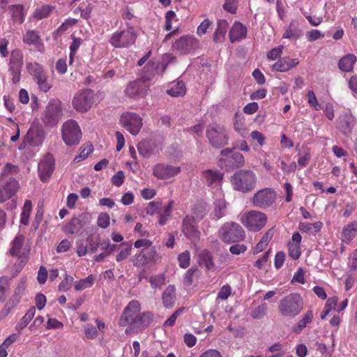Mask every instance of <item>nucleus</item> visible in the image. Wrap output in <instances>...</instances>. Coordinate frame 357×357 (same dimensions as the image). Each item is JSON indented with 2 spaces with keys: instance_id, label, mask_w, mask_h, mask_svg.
Here are the masks:
<instances>
[{
  "instance_id": "obj_1",
  "label": "nucleus",
  "mask_w": 357,
  "mask_h": 357,
  "mask_svg": "<svg viewBox=\"0 0 357 357\" xmlns=\"http://www.w3.org/2000/svg\"><path fill=\"white\" fill-rule=\"evenodd\" d=\"M139 301H131L124 309L119 319V325L128 326L125 333L131 335L147 328L153 321V314L149 312L139 313Z\"/></svg>"
},
{
  "instance_id": "obj_2",
  "label": "nucleus",
  "mask_w": 357,
  "mask_h": 357,
  "mask_svg": "<svg viewBox=\"0 0 357 357\" xmlns=\"http://www.w3.org/2000/svg\"><path fill=\"white\" fill-rule=\"evenodd\" d=\"M162 68V73L166 69V65L148 63L146 66V72L141 77L134 82H130L125 90L126 94L132 98H139L143 97L146 93L148 85L147 82L151 81L158 73L157 70Z\"/></svg>"
},
{
  "instance_id": "obj_3",
  "label": "nucleus",
  "mask_w": 357,
  "mask_h": 357,
  "mask_svg": "<svg viewBox=\"0 0 357 357\" xmlns=\"http://www.w3.org/2000/svg\"><path fill=\"white\" fill-rule=\"evenodd\" d=\"M303 309V299L298 293H291L282 298L278 303V310L283 317L294 318Z\"/></svg>"
},
{
  "instance_id": "obj_4",
  "label": "nucleus",
  "mask_w": 357,
  "mask_h": 357,
  "mask_svg": "<svg viewBox=\"0 0 357 357\" xmlns=\"http://www.w3.org/2000/svg\"><path fill=\"white\" fill-rule=\"evenodd\" d=\"M257 176L251 170H239L231 177V183L235 190L248 192L255 189Z\"/></svg>"
},
{
  "instance_id": "obj_5",
  "label": "nucleus",
  "mask_w": 357,
  "mask_h": 357,
  "mask_svg": "<svg viewBox=\"0 0 357 357\" xmlns=\"http://www.w3.org/2000/svg\"><path fill=\"white\" fill-rule=\"evenodd\" d=\"M62 116L61 102L58 99H51L41 116V121L45 127L53 128L59 123Z\"/></svg>"
},
{
  "instance_id": "obj_6",
  "label": "nucleus",
  "mask_w": 357,
  "mask_h": 357,
  "mask_svg": "<svg viewBox=\"0 0 357 357\" xmlns=\"http://www.w3.org/2000/svg\"><path fill=\"white\" fill-rule=\"evenodd\" d=\"M220 239L227 243H237L243 241L245 233L243 227L234 222L225 223L219 230Z\"/></svg>"
},
{
  "instance_id": "obj_7",
  "label": "nucleus",
  "mask_w": 357,
  "mask_h": 357,
  "mask_svg": "<svg viewBox=\"0 0 357 357\" xmlns=\"http://www.w3.org/2000/svg\"><path fill=\"white\" fill-rule=\"evenodd\" d=\"M206 135L210 144L216 149L228 144V132L223 126L217 123L210 124L206 129Z\"/></svg>"
},
{
  "instance_id": "obj_8",
  "label": "nucleus",
  "mask_w": 357,
  "mask_h": 357,
  "mask_svg": "<svg viewBox=\"0 0 357 357\" xmlns=\"http://www.w3.org/2000/svg\"><path fill=\"white\" fill-rule=\"evenodd\" d=\"M137 34L132 26L114 32L109 38V43L115 48H127L135 43Z\"/></svg>"
},
{
  "instance_id": "obj_9",
  "label": "nucleus",
  "mask_w": 357,
  "mask_h": 357,
  "mask_svg": "<svg viewBox=\"0 0 357 357\" xmlns=\"http://www.w3.org/2000/svg\"><path fill=\"white\" fill-rule=\"evenodd\" d=\"M276 197L277 194L273 189L265 188L258 190L252 197L251 202L254 206L266 209L275 203Z\"/></svg>"
},
{
  "instance_id": "obj_10",
  "label": "nucleus",
  "mask_w": 357,
  "mask_h": 357,
  "mask_svg": "<svg viewBox=\"0 0 357 357\" xmlns=\"http://www.w3.org/2000/svg\"><path fill=\"white\" fill-rule=\"evenodd\" d=\"M80 128L74 120L66 121L62 126V138L68 146L77 144L81 139Z\"/></svg>"
},
{
  "instance_id": "obj_11",
  "label": "nucleus",
  "mask_w": 357,
  "mask_h": 357,
  "mask_svg": "<svg viewBox=\"0 0 357 357\" xmlns=\"http://www.w3.org/2000/svg\"><path fill=\"white\" fill-rule=\"evenodd\" d=\"M267 222V217L265 213L259 211L252 210L246 215V219L243 221L244 225L252 231L261 230Z\"/></svg>"
},
{
  "instance_id": "obj_12",
  "label": "nucleus",
  "mask_w": 357,
  "mask_h": 357,
  "mask_svg": "<svg viewBox=\"0 0 357 357\" xmlns=\"http://www.w3.org/2000/svg\"><path fill=\"white\" fill-rule=\"evenodd\" d=\"M120 122L123 128L132 135H137L142 127V119L133 112H125L121 114Z\"/></svg>"
},
{
  "instance_id": "obj_13",
  "label": "nucleus",
  "mask_w": 357,
  "mask_h": 357,
  "mask_svg": "<svg viewBox=\"0 0 357 357\" xmlns=\"http://www.w3.org/2000/svg\"><path fill=\"white\" fill-rule=\"evenodd\" d=\"M93 91L90 89L77 92L73 98V107L78 112L88 111L93 104Z\"/></svg>"
},
{
  "instance_id": "obj_14",
  "label": "nucleus",
  "mask_w": 357,
  "mask_h": 357,
  "mask_svg": "<svg viewBox=\"0 0 357 357\" xmlns=\"http://www.w3.org/2000/svg\"><path fill=\"white\" fill-rule=\"evenodd\" d=\"M23 65V54L19 49L11 52L9 60V70L13 76L12 80L14 84L20 81L21 70Z\"/></svg>"
},
{
  "instance_id": "obj_15",
  "label": "nucleus",
  "mask_w": 357,
  "mask_h": 357,
  "mask_svg": "<svg viewBox=\"0 0 357 357\" xmlns=\"http://www.w3.org/2000/svg\"><path fill=\"white\" fill-rule=\"evenodd\" d=\"M172 47L180 53L187 54L199 47V42L193 36L185 35L177 39Z\"/></svg>"
},
{
  "instance_id": "obj_16",
  "label": "nucleus",
  "mask_w": 357,
  "mask_h": 357,
  "mask_svg": "<svg viewBox=\"0 0 357 357\" xmlns=\"http://www.w3.org/2000/svg\"><path fill=\"white\" fill-rule=\"evenodd\" d=\"M91 220V215L89 213H82L70 220L65 226L64 231L67 234H78L83 227L90 223Z\"/></svg>"
},
{
  "instance_id": "obj_17",
  "label": "nucleus",
  "mask_w": 357,
  "mask_h": 357,
  "mask_svg": "<svg viewBox=\"0 0 357 357\" xmlns=\"http://www.w3.org/2000/svg\"><path fill=\"white\" fill-rule=\"evenodd\" d=\"M28 70L42 91L47 92L50 89L51 86L47 82V76L41 66L37 63H29Z\"/></svg>"
},
{
  "instance_id": "obj_18",
  "label": "nucleus",
  "mask_w": 357,
  "mask_h": 357,
  "mask_svg": "<svg viewBox=\"0 0 357 357\" xmlns=\"http://www.w3.org/2000/svg\"><path fill=\"white\" fill-rule=\"evenodd\" d=\"M54 169V158L50 153L44 156L38 164L40 178L43 182L47 181L51 176Z\"/></svg>"
},
{
  "instance_id": "obj_19",
  "label": "nucleus",
  "mask_w": 357,
  "mask_h": 357,
  "mask_svg": "<svg viewBox=\"0 0 357 357\" xmlns=\"http://www.w3.org/2000/svg\"><path fill=\"white\" fill-rule=\"evenodd\" d=\"M25 238L22 234H18L12 242V247L10 252L13 256L18 257L22 263H24L27 259V255L29 249L24 246Z\"/></svg>"
},
{
  "instance_id": "obj_20",
  "label": "nucleus",
  "mask_w": 357,
  "mask_h": 357,
  "mask_svg": "<svg viewBox=\"0 0 357 357\" xmlns=\"http://www.w3.org/2000/svg\"><path fill=\"white\" fill-rule=\"evenodd\" d=\"M19 188L18 181L10 178L4 184L0 185V203H3L15 195Z\"/></svg>"
},
{
  "instance_id": "obj_21",
  "label": "nucleus",
  "mask_w": 357,
  "mask_h": 357,
  "mask_svg": "<svg viewBox=\"0 0 357 357\" xmlns=\"http://www.w3.org/2000/svg\"><path fill=\"white\" fill-rule=\"evenodd\" d=\"M156 250L152 245L142 249L138 255H135L133 259V264L135 266H143L154 260L156 255Z\"/></svg>"
},
{
  "instance_id": "obj_22",
  "label": "nucleus",
  "mask_w": 357,
  "mask_h": 357,
  "mask_svg": "<svg viewBox=\"0 0 357 357\" xmlns=\"http://www.w3.org/2000/svg\"><path fill=\"white\" fill-rule=\"evenodd\" d=\"M181 171L179 167L167 164H158L153 167V174L158 178L165 179L178 174Z\"/></svg>"
},
{
  "instance_id": "obj_23",
  "label": "nucleus",
  "mask_w": 357,
  "mask_h": 357,
  "mask_svg": "<svg viewBox=\"0 0 357 357\" xmlns=\"http://www.w3.org/2000/svg\"><path fill=\"white\" fill-rule=\"evenodd\" d=\"M182 231L183 234L191 241L199 238V231L195 224V219L190 216H185L183 220Z\"/></svg>"
},
{
  "instance_id": "obj_24",
  "label": "nucleus",
  "mask_w": 357,
  "mask_h": 357,
  "mask_svg": "<svg viewBox=\"0 0 357 357\" xmlns=\"http://www.w3.org/2000/svg\"><path fill=\"white\" fill-rule=\"evenodd\" d=\"M25 137V141L31 146H39L42 144L45 137V132L40 128L31 127L27 131Z\"/></svg>"
},
{
  "instance_id": "obj_25",
  "label": "nucleus",
  "mask_w": 357,
  "mask_h": 357,
  "mask_svg": "<svg viewBox=\"0 0 357 357\" xmlns=\"http://www.w3.org/2000/svg\"><path fill=\"white\" fill-rule=\"evenodd\" d=\"M356 124V119L350 114L345 113L339 117L338 128L344 135L350 134Z\"/></svg>"
},
{
  "instance_id": "obj_26",
  "label": "nucleus",
  "mask_w": 357,
  "mask_h": 357,
  "mask_svg": "<svg viewBox=\"0 0 357 357\" xmlns=\"http://www.w3.org/2000/svg\"><path fill=\"white\" fill-rule=\"evenodd\" d=\"M247 27L239 22H235L229 31V36L230 41L234 43L246 38Z\"/></svg>"
},
{
  "instance_id": "obj_27",
  "label": "nucleus",
  "mask_w": 357,
  "mask_h": 357,
  "mask_svg": "<svg viewBox=\"0 0 357 357\" xmlns=\"http://www.w3.org/2000/svg\"><path fill=\"white\" fill-rule=\"evenodd\" d=\"M299 63L297 59H291L285 56L279 59L273 66V68L276 71L287 72L292 68L296 67Z\"/></svg>"
},
{
  "instance_id": "obj_28",
  "label": "nucleus",
  "mask_w": 357,
  "mask_h": 357,
  "mask_svg": "<svg viewBox=\"0 0 357 357\" xmlns=\"http://www.w3.org/2000/svg\"><path fill=\"white\" fill-rule=\"evenodd\" d=\"M202 174L206 184L209 186L218 185L223 177L220 172L211 169L204 171Z\"/></svg>"
},
{
  "instance_id": "obj_29",
  "label": "nucleus",
  "mask_w": 357,
  "mask_h": 357,
  "mask_svg": "<svg viewBox=\"0 0 357 357\" xmlns=\"http://www.w3.org/2000/svg\"><path fill=\"white\" fill-rule=\"evenodd\" d=\"M156 149L155 143L152 140H143L137 145L139 153L144 157H150Z\"/></svg>"
},
{
  "instance_id": "obj_30",
  "label": "nucleus",
  "mask_w": 357,
  "mask_h": 357,
  "mask_svg": "<svg viewBox=\"0 0 357 357\" xmlns=\"http://www.w3.org/2000/svg\"><path fill=\"white\" fill-rule=\"evenodd\" d=\"M314 318L313 312L311 310H307L303 316L302 318L299 320L297 325L294 326L292 328L293 332L296 334H299L301 333L303 329L305 328L308 324L312 322Z\"/></svg>"
},
{
  "instance_id": "obj_31",
  "label": "nucleus",
  "mask_w": 357,
  "mask_h": 357,
  "mask_svg": "<svg viewBox=\"0 0 357 357\" xmlns=\"http://www.w3.org/2000/svg\"><path fill=\"white\" fill-rule=\"evenodd\" d=\"M356 61V56L354 54H349L343 56L338 62L339 68L344 72L352 70L354 65Z\"/></svg>"
},
{
  "instance_id": "obj_32",
  "label": "nucleus",
  "mask_w": 357,
  "mask_h": 357,
  "mask_svg": "<svg viewBox=\"0 0 357 357\" xmlns=\"http://www.w3.org/2000/svg\"><path fill=\"white\" fill-rule=\"evenodd\" d=\"M302 35L301 30L298 28V24L296 22L292 21L284 33L282 38L297 40Z\"/></svg>"
},
{
  "instance_id": "obj_33",
  "label": "nucleus",
  "mask_w": 357,
  "mask_h": 357,
  "mask_svg": "<svg viewBox=\"0 0 357 357\" xmlns=\"http://www.w3.org/2000/svg\"><path fill=\"white\" fill-rule=\"evenodd\" d=\"M176 289L173 285H169L162 294L163 304L166 307H171L176 301Z\"/></svg>"
},
{
  "instance_id": "obj_34",
  "label": "nucleus",
  "mask_w": 357,
  "mask_h": 357,
  "mask_svg": "<svg viewBox=\"0 0 357 357\" xmlns=\"http://www.w3.org/2000/svg\"><path fill=\"white\" fill-rule=\"evenodd\" d=\"M227 204L224 199H218L214 202V209L211 213V218L219 220L225 215Z\"/></svg>"
},
{
  "instance_id": "obj_35",
  "label": "nucleus",
  "mask_w": 357,
  "mask_h": 357,
  "mask_svg": "<svg viewBox=\"0 0 357 357\" xmlns=\"http://www.w3.org/2000/svg\"><path fill=\"white\" fill-rule=\"evenodd\" d=\"M10 12L12 20L14 22L19 24H22L24 20V6L21 4L13 5L10 7Z\"/></svg>"
},
{
  "instance_id": "obj_36",
  "label": "nucleus",
  "mask_w": 357,
  "mask_h": 357,
  "mask_svg": "<svg viewBox=\"0 0 357 357\" xmlns=\"http://www.w3.org/2000/svg\"><path fill=\"white\" fill-rule=\"evenodd\" d=\"M229 24L225 20H220L218 22V27L213 35L215 42H221L225 38V35L227 31Z\"/></svg>"
},
{
  "instance_id": "obj_37",
  "label": "nucleus",
  "mask_w": 357,
  "mask_h": 357,
  "mask_svg": "<svg viewBox=\"0 0 357 357\" xmlns=\"http://www.w3.org/2000/svg\"><path fill=\"white\" fill-rule=\"evenodd\" d=\"M357 231V223L353 222L347 225L342 231V240L343 241L350 242L356 236Z\"/></svg>"
},
{
  "instance_id": "obj_38",
  "label": "nucleus",
  "mask_w": 357,
  "mask_h": 357,
  "mask_svg": "<svg viewBox=\"0 0 357 357\" xmlns=\"http://www.w3.org/2000/svg\"><path fill=\"white\" fill-rule=\"evenodd\" d=\"M322 226L323 223L320 221L314 223L301 222L299 224V229L303 232L309 231L315 234L320 231Z\"/></svg>"
},
{
  "instance_id": "obj_39",
  "label": "nucleus",
  "mask_w": 357,
  "mask_h": 357,
  "mask_svg": "<svg viewBox=\"0 0 357 357\" xmlns=\"http://www.w3.org/2000/svg\"><path fill=\"white\" fill-rule=\"evenodd\" d=\"M23 41L29 45H39L41 44V39L38 33L36 31H27L23 37Z\"/></svg>"
},
{
  "instance_id": "obj_40",
  "label": "nucleus",
  "mask_w": 357,
  "mask_h": 357,
  "mask_svg": "<svg viewBox=\"0 0 357 357\" xmlns=\"http://www.w3.org/2000/svg\"><path fill=\"white\" fill-rule=\"evenodd\" d=\"M199 261L201 266H205L208 270L211 269L214 266L212 256L210 252L206 250L199 254Z\"/></svg>"
},
{
  "instance_id": "obj_41",
  "label": "nucleus",
  "mask_w": 357,
  "mask_h": 357,
  "mask_svg": "<svg viewBox=\"0 0 357 357\" xmlns=\"http://www.w3.org/2000/svg\"><path fill=\"white\" fill-rule=\"evenodd\" d=\"M268 305L264 303L253 308L251 317L255 319H262L267 314Z\"/></svg>"
},
{
  "instance_id": "obj_42",
  "label": "nucleus",
  "mask_w": 357,
  "mask_h": 357,
  "mask_svg": "<svg viewBox=\"0 0 357 357\" xmlns=\"http://www.w3.org/2000/svg\"><path fill=\"white\" fill-rule=\"evenodd\" d=\"M54 9V6L45 4L38 8L34 13V16L38 19H43L47 17L52 10Z\"/></svg>"
},
{
  "instance_id": "obj_43",
  "label": "nucleus",
  "mask_w": 357,
  "mask_h": 357,
  "mask_svg": "<svg viewBox=\"0 0 357 357\" xmlns=\"http://www.w3.org/2000/svg\"><path fill=\"white\" fill-rule=\"evenodd\" d=\"M171 96L177 97L185 93V86L183 81H178L169 90L167 91Z\"/></svg>"
},
{
  "instance_id": "obj_44",
  "label": "nucleus",
  "mask_w": 357,
  "mask_h": 357,
  "mask_svg": "<svg viewBox=\"0 0 357 357\" xmlns=\"http://www.w3.org/2000/svg\"><path fill=\"white\" fill-rule=\"evenodd\" d=\"M32 209V204L30 200H26L21 213L20 222L26 225L29 224V215Z\"/></svg>"
},
{
  "instance_id": "obj_45",
  "label": "nucleus",
  "mask_w": 357,
  "mask_h": 357,
  "mask_svg": "<svg viewBox=\"0 0 357 357\" xmlns=\"http://www.w3.org/2000/svg\"><path fill=\"white\" fill-rule=\"evenodd\" d=\"M229 162L231 163L234 167L240 168L244 165V156L241 153H234L229 156Z\"/></svg>"
},
{
  "instance_id": "obj_46",
  "label": "nucleus",
  "mask_w": 357,
  "mask_h": 357,
  "mask_svg": "<svg viewBox=\"0 0 357 357\" xmlns=\"http://www.w3.org/2000/svg\"><path fill=\"white\" fill-rule=\"evenodd\" d=\"M149 282L152 288L160 289L162 286L165 283V277L164 274H158L153 275L150 278Z\"/></svg>"
},
{
  "instance_id": "obj_47",
  "label": "nucleus",
  "mask_w": 357,
  "mask_h": 357,
  "mask_svg": "<svg viewBox=\"0 0 357 357\" xmlns=\"http://www.w3.org/2000/svg\"><path fill=\"white\" fill-rule=\"evenodd\" d=\"M87 248L88 250L92 253H94L97 251L98 246L100 245V240L99 236H97L96 238L92 236H89L87 239Z\"/></svg>"
},
{
  "instance_id": "obj_48",
  "label": "nucleus",
  "mask_w": 357,
  "mask_h": 357,
  "mask_svg": "<svg viewBox=\"0 0 357 357\" xmlns=\"http://www.w3.org/2000/svg\"><path fill=\"white\" fill-rule=\"evenodd\" d=\"M35 312V307H31L21 319L20 322L19 323V327L21 328H25L30 322V321L33 318Z\"/></svg>"
},
{
  "instance_id": "obj_49",
  "label": "nucleus",
  "mask_w": 357,
  "mask_h": 357,
  "mask_svg": "<svg viewBox=\"0 0 357 357\" xmlns=\"http://www.w3.org/2000/svg\"><path fill=\"white\" fill-rule=\"evenodd\" d=\"M93 277L92 275H89L87 278L80 280L79 282L75 284V289L77 291L83 290L91 287L93 284Z\"/></svg>"
},
{
  "instance_id": "obj_50",
  "label": "nucleus",
  "mask_w": 357,
  "mask_h": 357,
  "mask_svg": "<svg viewBox=\"0 0 357 357\" xmlns=\"http://www.w3.org/2000/svg\"><path fill=\"white\" fill-rule=\"evenodd\" d=\"M10 282L7 277L0 278V301H4L6 291L9 289Z\"/></svg>"
},
{
  "instance_id": "obj_51",
  "label": "nucleus",
  "mask_w": 357,
  "mask_h": 357,
  "mask_svg": "<svg viewBox=\"0 0 357 357\" xmlns=\"http://www.w3.org/2000/svg\"><path fill=\"white\" fill-rule=\"evenodd\" d=\"M18 172V167L11 163H7L3 168L2 172L0 174V181L3 178L9 174H17Z\"/></svg>"
},
{
  "instance_id": "obj_52",
  "label": "nucleus",
  "mask_w": 357,
  "mask_h": 357,
  "mask_svg": "<svg viewBox=\"0 0 357 357\" xmlns=\"http://www.w3.org/2000/svg\"><path fill=\"white\" fill-rule=\"evenodd\" d=\"M178 260L181 268H185L188 267L190 260V252L188 251L182 252L178 255Z\"/></svg>"
},
{
  "instance_id": "obj_53",
  "label": "nucleus",
  "mask_w": 357,
  "mask_h": 357,
  "mask_svg": "<svg viewBox=\"0 0 357 357\" xmlns=\"http://www.w3.org/2000/svg\"><path fill=\"white\" fill-rule=\"evenodd\" d=\"M289 255L294 259H297L301 255L300 246L293 243H288Z\"/></svg>"
},
{
  "instance_id": "obj_54",
  "label": "nucleus",
  "mask_w": 357,
  "mask_h": 357,
  "mask_svg": "<svg viewBox=\"0 0 357 357\" xmlns=\"http://www.w3.org/2000/svg\"><path fill=\"white\" fill-rule=\"evenodd\" d=\"M237 7L238 0H225V3L223 4V8L231 14L236 12Z\"/></svg>"
},
{
  "instance_id": "obj_55",
  "label": "nucleus",
  "mask_w": 357,
  "mask_h": 357,
  "mask_svg": "<svg viewBox=\"0 0 357 357\" xmlns=\"http://www.w3.org/2000/svg\"><path fill=\"white\" fill-rule=\"evenodd\" d=\"M73 282V278L66 275L65 279L59 285V290L61 291H67L71 288Z\"/></svg>"
},
{
  "instance_id": "obj_56",
  "label": "nucleus",
  "mask_w": 357,
  "mask_h": 357,
  "mask_svg": "<svg viewBox=\"0 0 357 357\" xmlns=\"http://www.w3.org/2000/svg\"><path fill=\"white\" fill-rule=\"evenodd\" d=\"M97 224L101 228H107L109 225V215L107 213H100L98 218Z\"/></svg>"
},
{
  "instance_id": "obj_57",
  "label": "nucleus",
  "mask_w": 357,
  "mask_h": 357,
  "mask_svg": "<svg viewBox=\"0 0 357 357\" xmlns=\"http://www.w3.org/2000/svg\"><path fill=\"white\" fill-rule=\"evenodd\" d=\"M176 13L173 10H169L165 14V29L170 31L172 28V21L175 18Z\"/></svg>"
},
{
  "instance_id": "obj_58",
  "label": "nucleus",
  "mask_w": 357,
  "mask_h": 357,
  "mask_svg": "<svg viewBox=\"0 0 357 357\" xmlns=\"http://www.w3.org/2000/svg\"><path fill=\"white\" fill-rule=\"evenodd\" d=\"M81 40L79 38H73V40L70 46V63H71L73 61V56L80 46Z\"/></svg>"
},
{
  "instance_id": "obj_59",
  "label": "nucleus",
  "mask_w": 357,
  "mask_h": 357,
  "mask_svg": "<svg viewBox=\"0 0 357 357\" xmlns=\"http://www.w3.org/2000/svg\"><path fill=\"white\" fill-rule=\"evenodd\" d=\"M125 176L123 171H119L115 175H114L112 178V183L113 185L119 187L121 186L124 181Z\"/></svg>"
},
{
  "instance_id": "obj_60",
  "label": "nucleus",
  "mask_w": 357,
  "mask_h": 357,
  "mask_svg": "<svg viewBox=\"0 0 357 357\" xmlns=\"http://www.w3.org/2000/svg\"><path fill=\"white\" fill-rule=\"evenodd\" d=\"M132 250L131 245H128L126 248L121 250L119 253L116 255V260L118 262H120L128 257L130 255V252Z\"/></svg>"
},
{
  "instance_id": "obj_61",
  "label": "nucleus",
  "mask_w": 357,
  "mask_h": 357,
  "mask_svg": "<svg viewBox=\"0 0 357 357\" xmlns=\"http://www.w3.org/2000/svg\"><path fill=\"white\" fill-rule=\"evenodd\" d=\"M183 310H184V308L181 307V308L178 309L177 310H176L170 316V317L167 321H165L164 326H172L174 324L178 316L181 314V312L183 311Z\"/></svg>"
},
{
  "instance_id": "obj_62",
  "label": "nucleus",
  "mask_w": 357,
  "mask_h": 357,
  "mask_svg": "<svg viewBox=\"0 0 357 357\" xmlns=\"http://www.w3.org/2000/svg\"><path fill=\"white\" fill-rule=\"evenodd\" d=\"M307 102L308 103L314 107V109L319 110L320 109V106L318 104L316 96L312 91H309L307 93Z\"/></svg>"
},
{
  "instance_id": "obj_63",
  "label": "nucleus",
  "mask_w": 357,
  "mask_h": 357,
  "mask_svg": "<svg viewBox=\"0 0 357 357\" xmlns=\"http://www.w3.org/2000/svg\"><path fill=\"white\" fill-rule=\"evenodd\" d=\"M84 334L87 338L93 340L97 337L98 331L95 326L87 325L84 330Z\"/></svg>"
},
{
  "instance_id": "obj_64",
  "label": "nucleus",
  "mask_w": 357,
  "mask_h": 357,
  "mask_svg": "<svg viewBox=\"0 0 357 357\" xmlns=\"http://www.w3.org/2000/svg\"><path fill=\"white\" fill-rule=\"evenodd\" d=\"M247 250V246L244 244H234L229 248V251L233 255H240Z\"/></svg>"
}]
</instances>
